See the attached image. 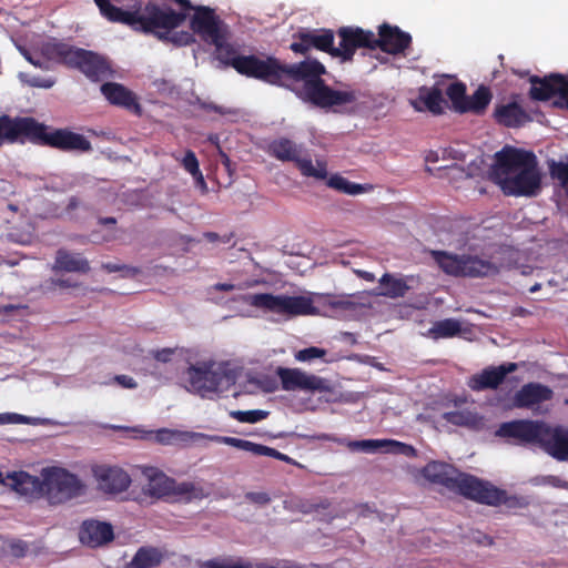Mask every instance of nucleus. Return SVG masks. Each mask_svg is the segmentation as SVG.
Listing matches in <instances>:
<instances>
[{"label": "nucleus", "instance_id": "nucleus-14", "mask_svg": "<svg viewBox=\"0 0 568 568\" xmlns=\"http://www.w3.org/2000/svg\"><path fill=\"white\" fill-rule=\"evenodd\" d=\"M276 375L281 381L282 389L286 392H332V384L328 379L308 374L300 368L278 367Z\"/></svg>", "mask_w": 568, "mask_h": 568}, {"label": "nucleus", "instance_id": "nucleus-19", "mask_svg": "<svg viewBox=\"0 0 568 568\" xmlns=\"http://www.w3.org/2000/svg\"><path fill=\"white\" fill-rule=\"evenodd\" d=\"M412 43L409 33L402 31L398 27L387 23L379 26L378 38L374 36V49L379 48L388 54L403 53Z\"/></svg>", "mask_w": 568, "mask_h": 568}, {"label": "nucleus", "instance_id": "nucleus-33", "mask_svg": "<svg viewBox=\"0 0 568 568\" xmlns=\"http://www.w3.org/2000/svg\"><path fill=\"white\" fill-rule=\"evenodd\" d=\"M379 284L383 287L382 295L390 298L404 297L409 290V286L403 278H395L388 273H385L379 278Z\"/></svg>", "mask_w": 568, "mask_h": 568}, {"label": "nucleus", "instance_id": "nucleus-61", "mask_svg": "<svg viewBox=\"0 0 568 568\" xmlns=\"http://www.w3.org/2000/svg\"><path fill=\"white\" fill-rule=\"evenodd\" d=\"M99 223H100L101 225H108V224L113 225V224H115V223H116V220H115V217H112V216H108V217H100V219H99Z\"/></svg>", "mask_w": 568, "mask_h": 568}, {"label": "nucleus", "instance_id": "nucleus-15", "mask_svg": "<svg viewBox=\"0 0 568 568\" xmlns=\"http://www.w3.org/2000/svg\"><path fill=\"white\" fill-rule=\"evenodd\" d=\"M339 38L338 47H335V58L343 62L353 60L357 49H374V32L359 27H341L336 31Z\"/></svg>", "mask_w": 568, "mask_h": 568}, {"label": "nucleus", "instance_id": "nucleus-58", "mask_svg": "<svg viewBox=\"0 0 568 568\" xmlns=\"http://www.w3.org/2000/svg\"><path fill=\"white\" fill-rule=\"evenodd\" d=\"M268 457H273L275 459H278V460H282V462H285V463H288V464H293V459L290 456L283 454V453H281L277 449L272 448V447H271Z\"/></svg>", "mask_w": 568, "mask_h": 568}, {"label": "nucleus", "instance_id": "nucleus-46", "mask_svg": "<svg viewBox=\"0 0 568 568\" xmlns=\"http://www.w3.org/2000/svg\"><path fill=\"white\" fill-rule=\"evenodd\" d=\"M244 450L257 456H268L271 447L247 440Z\"/></svg>", "mask_w": 568, "mask_h": 568}, {"label": "nucleus", "instance_id": "nucleus-62", "mask_svg": "<svg viewBox=\"0 0 568 568\" xmlns=\"http://www.w3.org/2000/svg\"><path fill=\"white\" fill-rule=\"evenodd\" d=\"M361 276L364 277L365 280H368V281H373L374 280V275L368 273V272H362Z\"/></svg>", "mask_w": 568, "mask_h": 568}, {"label": "nucleus", "instance_id": "nucleus-37", "mask_svg": "<svg viewBox=\"0 0 568 568\" xmlns=\"http://www.w3.org/2000/svg\"><path fill=\"white\" fill-rule=\"evenodd\" d=\"M445 92L454 110L459 113L466 99V84L459 81L449 83Z\"/></svg>", "mask_w": 568, "mask_h": 568}, {"label": "nucleus", "instance_id": "nucleus-23", "mask_svg": "<svg viewBox=\"0 0 568 568\" xmlns=\"http://www.w3.org/2000/svg\"><path fill=\"white\" fill-rule=\"evenodd\" d=\"M114 538L113 527L103 521L90 519L84 520L80 527V541L91 548H95L112 541Z\"/></svg>", "mask_w": 568, "mask_h": 568}, {"label": "nucleus", "instance_id": "nucleus-48", "mask_svg": "<svg viewBox=\"0 0 568 568\" xmlns=\"http://www.w3.org/2000/svg\"><path fill=\"white\" fill-rule=\"evenodd\" d=\"M174 353H175L174 348L166 347V348L155 351L153 353V357L158 362L169 363L172 359V356L174 355Z\"/></svg>", "mask_w": 568, "mask_h": 568}, {"label": "nucleus", "instance_id": "nucleus-47", "mask_svg": "<svg viewBox=\"0 0 568 568\" xmlns=\"http://www.w3.org/2000/svg\"><path fill=\"white\" fill-rule=\"evenodd\" d=\"M234 234L233 233H230V234H224V235H220L215 232H205L203 233V237L205 240H207L209 242L211 243H216V242H222V243H230L231 240L233 239Z\"/></svg>", "mask_w": 568, "mask_h": 568}, {"label": "nucleus", "instance_id": "nucleus-54", "mask_svg": "<svg viewBox=\"0 0 568 568\" xmlns=\"http://www.w3.org/2000/svg\"><path fill=\"white\" fill-rule=\"evenodd\" d=\"M201 108L205 111H213L215 113H219V114H227L230 113V111H227L224 106H221V105H216L214 103H207V102H202L201 103Z\"/></svg>", "mask_w": 568, "mask_h": 568}, {"label": "nucleus", "instance_id": "nucleus-51", "mask_svg": "<svg viewBox=\"0 0 568 568\" xmlns=\"http://www.w3.org/2000/svg\"><path fill=\"white\" fill-rule=\"evenodd\" d=\"M115 383H118L120 386L129 389H133L138 386V383L128 375H116L114 376Z\"/></svg>", "mask_w": 568, "mask_h": 568}, {"label": "nucleus", "instance_id": "nucleus-55", "mask_svg": "<svg viewBox=\"0 0 568 568\" xmlns=\"http://www.w3.org/2000/svg\"><path fill=\"white\" fill-rule=\"evenodd\" d=\"M102 267L108 271L109 273H114V272H119V271H122V270H128V271H133V273H138V270L136 268H130V267H126L124 265H119V264H114V263H104L102 265Z\"/></svg>", "mask_w": 568, "mask_h": 568}, {"label": "nucleus", "instance_id": "nucleus-5", "mask_svg": "<svg viewBox=\"0 0 568 568\" xmlns=\"http://www.w3.org/2000/svg\"><path fill=\"white\" fill-rule=\"evenodd\" d=\"M496 434L525 444H538L557 460H568V428L551 427L544 422L516 419L500 424Z\"/></svg>", "mask_w": 568, "mask_h": 568}, {"label": "nucleus", "instance_id": "nucleus-9", "mask_svg": "<svg viewBox=\"0 0 568 568\" xmlns=\"http://www.w3.org/2000/svg\"><path fill=\"white\" fill-rule=\"evenodd\" d=\"M242 301L255 308L284 316L314 315L316 307L306 296L274 295L271 293L245 294Z\"/></svg>", "mask_w": 568, "mask_h": 568}, {"label": "nucleus", "instance_id": "nucleus-60", "mask_svg": "<svg viewBox=\"0 0 568 568\" xmlns=\"http://www.w3.org/2000/svg\"><path fill=\"white\" fill-rule=\"evenodd\" d=\"M0 191L4 193H13V186L10 182L6 180H0Z\"/></svg>", "mask_w": 568, "mask_h": 568}, {"label": "nucleus", "instance_id": "nucleus-56", "mask_svg": "<svg viewBox=\"0 0 568 568\" xmlns=\"http://www.w3.org/2000/svg\"><path fill=\"white\" fill-rule=\"evenodd\" d=\"M22 54L26 58V60L30 62L32 65L40 69H48V67L44 64L42 60L33 58L29 51L23 50Z\"/></svg>", "mask_w": 568, "mask_h": 568}, {"label": "nucleus", "instance_id": "nucleus-12", "mask_svg": "<svg viewBox=\"0 0 568 568\" xmlns=\"http://www.w3.org/2000/svg\"><path fill=\"white\" fill-rule=\"evenodd\" d=\"M531 83L529 97L535 101H548L555 97L556 106L566 108L568 110V78L559 74L551 73L544 78L531 75L529 78Z\"/></svg>", "mask_w": 568, "mask_h": 568}, {"label": "nucleus", "instance_id": "nucleus-57", "mask_svg": "<svg viewBox=\"0 0 568 568\" xmlns=\"http://www.w3.org/2000/svg\"><path fill=\"white\" fill-rule=\"evenodd\" d=\"M81 206V200L78 196H71L65 205V212L72 213Z\"/></svg>", "mask_w": 568, "mask_h": 568}, {"label": "nucleus", "instance_id": "nucleus-1", "mask_svg": "<svg viewBox=\"0 0 568 568\" xmlns=\"http://www.w3.org/2000/svg\"><path fill=\"white\" fill-rule=\"evenodd\" d=\"M93 1L109 22L128 26L143 34H152L159 41L174 47L194 43V34L210 43L229 30L213 8L194 6L190 0L148 1L144 6L135 1L128 9L116 6L122 0Z\"/></svg>", "mask_w": 568, "mask_h": 568}, {"label": "nucleus", "instance_id": "nucleus-22", "mask_svg": "<svg viewBox=\"0 0 568 568\" xmlns=\"http://www.w3.org/2000/svg\"><path fill=\"white\" fill-rule=\"evenodd\" d=\"M2 484L26 497L32 499L43 498V478L41 476H32L23 470L12 471L3 478Z\"/></svg>", "mask_w": 568, "mask_h": 568}, {"label": "nucleus", "instance_id": "nucleus-28", "mask_svg": "<svg viewBox=\"0 0 568 568\" xmlns=\"http://www.w3.org/2000/svg\"><path fill=\"white\" fill-rule=\"evenodd\" d=\"M463 276L467 277H486L496 275L499 268L490 261L483 260L478 256L464 255Z\"/></svg>", "mask_w": 568, "mask_h": 568}, {"label": "nucleus", "instance_id": "nucleus-8", "mask_svg": "<svg viewBox=\"0 0 568 568\" xmlns=\"http://www.w3.org/2000/svg\"><path fill=\"white\" fill-rule=\"evenodd\" d=\"M422 476L430 484L442 486L449 491L473 500L480 478L463 473L455 466L439 460H432L420 469Z\"/></svg>", "mask_w": 568, "mask_h": 568}, {"label": "nucleus", "instance_id": "nucleus-35", "mask_svg": "<svg viewBox=\"0 0 568 568\" xmlns=\"http://www.w3.org/2000/svg\"><path fill=\"white\" fill-rule=\"evenodd\" d=\"M462 332L459 321L455 318H445L437 321L433 324L429 329V334L433 338H449L458 335Z\"/></svg>", "mask_w": 568, "mask_h": 568}, {"label": "nucleus", "instance_id": "nucleus-24", "mask_svg": "<svg viewBox=\"0 0 568 568\" xmlns=\"http://www.w3.org/2000/svg\"><path fill=\"white\" fill-rule=\"evenodd\" d=\"M494 119L506 128H520L531 121V116L516 101L497 104L494 110Z\"/></svg>", "mask_w": 568, "mask_h": 568}, {"label": "nucleus", "instance_id": "nucleus-59", "mask_svg": "<svg viewBox=\"0 0 568 568\" xmlns=\"http://www.w3.org/2000/svg\"><path fill=\"white\" fill-rule=\"evenodd\" d=\"M213 288L220 292H231L236 288V286L232 283H216Z\"/></svg>", "mask_w": 568, "mask_h": 568}, {"label": "nucleus", "instance_id": "nucleus-6", "mask_svg": "<svg viewBox=\"0 0 568 568\" xmlns=\"http://www.w3.org/2000/svg\"><path fill=\"white\" fill-rule=\"evenodd\" d=\"M141 473L148 480L143 490L150 497L190 503L209 496L202 486L193 481L178 483L156 467L143 466Z\"/></svg>", "mask_w": 568, "mask_h": 568}, {"label": "nucleus", "instance_id": "nucleus-29", "mask_svg": "<svg viewBox=\"0 0 568 568\" xmlns=\"http://www.w3.org/2000/svg\"><path fill=\"white\" fill-rule=\"evenodd\" d=\"M163 559L164 554L159 548L143 546L138 549L128 568H155Z\"/></svg>", "mask_w": 568, "mask_h": 568}, {"label": "nucleus", "instance_id": "nucleus-34", "mask_svg": "<svg viewBox=\"0 0 568 568\" xmlns=\"http://www.w3.org/2000/svg\"><path fill=\"white\" fill-rule=\"evenodd\" d=\"M442 417L449 424L469 428H476L480 423V417L467 409L445 412Z\"/></svg>", "mask_w": 568, "mask_h": 568}, {"label": "nucleus", "instance_id": "nucleus-44", "mask_svg": "<svg viewBox=\"0 0 568 568\" xmlns=\"http://www.w3.org/2000/svg\"><path fill=\"white\" fill-rule=\"evenodd\" d=\"M179 435L180 433L176 430L162 428L155 433L154 438L156 443L168 445L171 444L174 439H176Z\"/></svg>", "mask_w": 568, "mask_h": 568}, {"label": "nucleus", "instance_id": "nucleus-7", "mask_svg": "<svg viewBox=\"0 0 568 568\" xmlns=\"http://www.w3.org/2000/svg\"><path fill=\"white\" fill-rule=\"evenodd\" d=\"M43 498L51 506L62 505L84 495L87 486L75 474L63 467L50 466L41 470Z\"/></svg>", "mask_w": 568, "mask_h": 568}, {"label": "nucleus", "instance_id": "nucleus-4", "mask_svg": "<svg viewBox=\"0 0 568 568\" xmlns=\"http://www.w3.org/2000/svg\"><path fill=\"white\" fill-rule=\"evenodd\" d=\"M490 179L508 196H536L541 190V174L534 152L504 146L495 154Z\"/></svg>", "mask_w": 568, "mask_h": 568}, {"label": "nucleus", "instance_id": "nucleus-26", "mask_svg": "<svg viewBox=\"0 0 568 568\" xmlns=\"http://www.w3.org/2000/svg\"><path fill=\"white\" fill-rule=\"evenodd\" d=\"M101 92L105 99L114 105L124 106L126 109L138 108L133 93L120 83H104L101 87Z\"/></svg>", "mask_w": 568, "mask_h": 568}, {"label": "nucleus", "instance_id": "nucleus-45", "mask_svg": "<svg viewBox=\"0 0 568 568\" xmlns=\"http://www.w3.org/2000/svg\"><path fill=\"white\" fill-rule=\"evenodd\" d=\"M245 499L250 500L253 504L257 505H266L271 501V497L268 494L264 491H250L245 494Z\"/></svg>", "mask_w": 568, "mask_h": 568}, {"label": "nucleus", "instance_id": "nucleus-25", "mask_svg": "<svg viewBox=\"0 0 568 568\" xmlns=\"http://www.w3.org/2000/svg\"><path fill=\"white\" fill-rule=\"evenodd\" d=\"M74 69H79L89 79L98 81L106 75L109 68L106 62L97 53L82 49Z\"/></svg>", "mask_w": 568, "mask_h": 568}, {"label": "nucleus", "instance_id": "nucleus-32", "mask_svg": "<svg viewBox=\"0 0 568 568\" xmlns=\"http://www.w3.org/2000/svg\"><path fill=\"white\" fill-rule=\"evenodd\" d=\"M433 258L448 275L463 276L464 255L450 254L445 251H433Z\"/></svg>", "mask_w": 568, "mask_h": 568}, {"label": "nucleus", "instance_id": "nucleus-10", "mask_svg": "<svg viewBox=\"0 0 568 568\" xmlns=\"http://www.w3.org/2000/svg\"><path fill=\"white\" fill-rule=\"evenodd\" d=\"M192 392L202 397L229 390L235 384V376L225 369H213V364L192 365L186 371Z\"/></svg>", "mask_w": 568, "mask_h": 568}, {"label": "nucleus", "instance_id": "nucleus-3", "mask_svg": "<svg viewBox=\"0 0 568 568\" xmlns=\"http://www.w3.org/2000/svg\"><path fill=\"white\" fill-rule=\"evenodd\" d=\"M49 126L32 116L0 115V146L8 144H32L50 146L63 152L88 153L92 151L91 142L82 134L70 129H54L48 132Z\"/></svg>", "mask_w": 568, "mask_h": 568}, {"label": "nucleus", "instance_id": "nucleus-50", "mask_svg": "<svg viewBox=\"0 0 568 568\" xmlns=\"http://www.w3.org/2000/svg\"><path fill=\"white\" fill-rule=\"evenodd\" d=\"M29 84L33 88L50 89L54 84V80L50 78L33 77Z\"/></svg>", "mask_w": 568, "mask_h": 568}, {"label": "nucleus", "instance_id": "nucleus-27", "mask_svg": "<svg viewBox=\"0 0 568 568\" xmlns=\"http://www.w3.org/2000/svg\"><path fill=\"white\" fill-rule=\"evenodd\" d=\"M491 99L493 93L490 89L486 85H479L470 97L466 94L465 102L463 103V108L459 113H473L476 115H483L486 112Z\"/></svg>", "mask_w": 568, "mask_h": 568}, {"label": "nucleus", "instance_id": "nucleus-39", "mask_svg": "<svg viewBox=\"0 0 568 568\" xmlns=\"http://www.w3.org/2000/svg\"><path fill=\"white\" fill-rule=\"evenodd\" d=\"M182 166L185 171H187L193 178H195L201 185L206 187L205 181L203 179L202 172L200 170L199 161L196 159L195 153L192 150H187L184 156L181 160Z\"/></svg>", "mask_w": 568, "mask_h": 568}, {"label": "nucleus", "instance_id": "nucleus-13", "mask_svg": "<svg viewBox=\"0 0 568 568\" xmlns=\"http://www.w3.org/2000/svg\"><path fill=\"white\" fill-rule=\"evenodd\" d=\"M290 50L295 54L306 55L312 49L335 58V32L332 29H300L293 33Z\"/></svg>", "mask_w": 568, "mask_h": 568}, {"label": "nucleus", "instance_id": "nucleus-2", "mask_svg": "<svg viewBox=\"0 0 568 568\" xmlns=\"http://www.w3.org/2000/svg\"><path fill=\"white\" fill-rule=\"evenodd\" d=\"M229 36L227 30L209 44L214 45L216 59L239 74L292 90L303 101L321 109L356 102L355 91L335 90L325 83L322 77L326 68L317 59L285 63L274 55L239 54L236 48L227 42Z\"/></svg>", "mask_w": 568, "mask_h": 568}, {"label": "nucleus", "instance_id": "nucleus-21", "mask_svg": "<svg viewBox=\"0 0 568 568\" xmlns=\"http://www.w3.org/2000/svg\"><path fill=\"white\" fill-rule=\"evenodd\" d=\"M345 445L351 452L375 453L382 448L392 454H402L407 457H415L416 449L408 444H404L394 439H362V440H347L338 442Z\"/></svg>", "mask_w": 568, "mask_h": 568}, {"label": "nucleus", "instance_id": "nucleus-11", "mask_svg": "<svg viewBox=\"0 0 568 568\" xmlns=\"http://www.w3.org/2000/svg\"><path fill=\"white\" fill-rule=\"evenodd\" d=\"M268 152L277 160L294 162L304 176L318 180H324L327 176L326 163L317 161V165L314 166L312 159L300 156V148L290 139L274 140L268 146Z\"/></svg>", "mask_w": 568, "mask_h": 568}, {"label": "nucleus", "instance_id": "nucleus-53", "mask_svg": "<svg viewBox=\"0 0 568 568\" xmlns=\"http://www.w3.org/2000/svg\"><path fill=\"white\" fill-rule=\"evenodd\" d=\"M545 481H546V484H548L552 487L568 489V481L558 476H554V475L547 476L545 478Z\"/></svg>", "mask_w": 568, "mask_h": 568}, {"label": "nucleus", "instance_id": "nucleus-49", "mask_svg": "<svg viewBox=\"0 0 568 568\" xmlns=\"http://www.w3.org/2000/svg\"><path fill=\"white\" fill-rule=\"evenodd\" d=\"M217 440L220 443L230 445L232 447H235V448H239V449H242V450L245 449L246 443H247V440H245V439H241V438H236V437H226V436L217 437Z\"/></svg>", "mask_w": 568, "mask_h": 568}, {"label": "nucleus", "instance_id": "nucleus-52", "mask_svg": "<svg viewBox=\"0 0 568 568\" xmlns=\"http://www.w3.org/2000/svg\"><path fill=\"white\" fill-rule=\"evenodd\" d=\"M329 305L333 307V308H336V310H342V311H349V310H353L355 304L348 300H344V298H334L329 302Z\"/></svg>", "mask_w": 568, "mask_h": 568}, {"label": "nucleus", "instance_id": "nucleus-17", "mask_svg": "<svg viewBox=\"0 0 568 568\" xmlns=\"http://www.w3.org/2000/svg\"><path fill=\"white\" fill-rule=\"evenodd\" d=\"M98 489L108 495L125 491L131 485V476L119 466L94 465L91 468Z\"/></svg>", "mask_w": 568, "mask_h": 568}, {"label": "nucleus", "instance_id": "nucleus-38", "mask_svg": "<svg viewBox=\"0 0 568 568\" xmlns=\"http://www.w3.org/2000/svg\"><path fill=\"white\" fill-rule=\"evenodd\" d=\"M549 173L554 180H557L560 186L564 189L565 194L568 199V161H555L552 160L549 165Z\"/></svg>", "mask_w": 568, "mask_h": 568}, {"label": "nucleus", "instance_id": "nucleus-31", "mask_svg": "<svg viewBox=\"0 0 568 568\" xmlns=\"http://www.w3.org/2000/svg\"><path fill=\"white\" fill-rule=\"evenodd\" d=\"M439 83L432 88L422 87L419 89L418 101L423 103L424 108L435 115L444 113L446 104L443 98V90L438 87Z\"/></svg>", "mask_w": 568, "mask_h": 568}, {"label": "nucleus", "instance_id": "nucleus-30", "mask_svg": "<svg viewBox=\"0 0 568 568\" xmlns=\"http://www.w3.org/2000/svg\"><path fill=\"white\" fill-rule=\"evenodd\" d=\"M54 267L65 272H78L83 274L90 271L89 262L85 258L80 254H73L65 250H59L57 252Z\"/></svg>", "mask_w": 568, "mask_h": 568}, {"label": "nucleus", "instance_id": "nucleus-20", "mask_svg": "<svg viewBox=\"0 0 568 568\" xmlns=\"http://www.w3.org/2000/svg\"><path fill=\"white\" fill-rule=\"evenodd\" d=\"M554 390L541 383L530 382L523 385L513 397L516 408L536 410L542 403L551 400Z\"/></svg>", "mask_w": 568, "mask_h": 568}, {"label": "nucleus", "instance_id": "nucleus-64", "mask_svg": "<svg viewBox=\"0 0 568 568\" xmlns=\"http://www.w3.org/2000/svg\"><path fill=\"white\" fill-rule=\"evenodd\" d=\"M17 307L14 305H6L3 307L4 312L6 313H9V312H12L13 310H16Z\"/></svg>", "mask_w": 568, "mask_h": 568}, {"label": "nucleus", "instance_id": "nucleus-16", "mask_svg": "<svg viewBox=\"0 0 568 568\" xmlns=\"http://www.w3.org/2000/svg\"><path fill=\"white\" fill-rule=\"evenodd\" d=\"M474 501L491 507L504 505L508 510L523 509L529 506L526 497L508 495L505 489L498 488L487 480H479Z\"/></svg>", "mask_w": 568, "mask_h": 568}, {"label": "nucleus", "instance_id": "nucleus-63", "mask_svg": "<svg viewBox=\"0 0 568 568\" xmlns=\"http://www.w3.org/2000/svg\"><path fill=\"white\" fill-rule=\"evenodd\" d=\"M8 209H9L10 211L14 212V213H17V212L19 211L18 205L12 204V203H9V204H8Z\"/></svg>", "mask_w": 568, "mask_h": 568}, {"label": "nucleus", "instance_id": "nucleus-42", "mask_svg": "<svg viewBox=\"0 0 568 568\" xmlns=\"http://www.w3.org/2000/svg\"><path fill=\"white\" fill-rule=\"evenodd\" d=\"M326 355V351L324 348H320L316 346H310L303 349H300L295 353L294 357L298 362H311L315 358H322Z\"/></svg>", "mask_w": 568, "mask_h": 568}, {"label": "nucleus", "instance_id": "nucleus-43", "mask_svg": "<svg viewBox=\"0 0 568 568\" xmlns=\"http://www.w3.org/2000/svg\"><path fill=\"white\" fill-rule=\"evenodd\" d=\"M81 50L82 49L80 48L65 43L59 63L69 68H74Z\"/></svg>", "mask_w": 568, "mask_h": 568}, {"label": "nucleus", "instance_id": "nucleus-18", "mask_svg": "<svg viewBox=\"0 0 568 568\" xmlns=\"http://www.w3.org/2000/svg\"><path fill=\"white\" fill-rule=\"evenodd\" d=\"M518 369L517 363L507 362L498 366H488L480 373L473 375L468 381L471 390L497 389L506 379V376Z\"/></svg>", "mask_w": 568, "mask_h": 568}, {"label": "nucleus", "instance_id": "nucleus-36", "mask_svg": "<svg viewBox=\"0 0 568 568\" xmlns=\"http://www.w3.org/2000/svg\"><path fill=\"white\" fill-rule=\"evenodd\" d=\"M327 185L334 190H337L345 194L356 195L364 191V187L362 184L353 183L346 180L345 178L341 175H332L328 181Z\"/></svg>", "mask_w": 568, "mask_h": 568}, {"label": "nucleus", "instance_id": "nucleus-41", "mask_svg": "<svg viewBox=\"0 0 568 568\" xmlns=\"http://www.w3.org/2000/svg\"><path fill=\"white\" fill-rule=\"evenodd\" d=\"M64 42L60 41H48L42 44L41 53L42 55L49 60L59 63L60 58L62 55V51L64 49Z\"/></svg>", "mask_w": 568, "mask_h": 568}, {"label": "nucleus", "instance_id": "nucleus-40", "mask_svg": "<svg viewBox=\"0 0 568 568\" xmlns=\"http://www.w3.org/2000/svg\"><path fill=\"white\" fill-rule=\"evenodd\" d=\"M267 410L253 409V410H231L230 416L240 423L255 424L268 416Z\"/></svg>", "mask_w": 568, "mask_h": 568}]
</instances>
